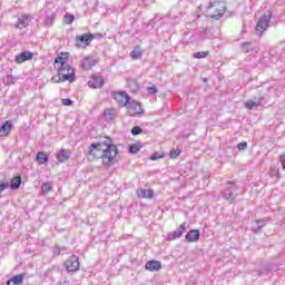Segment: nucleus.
Wrapping results in <instances>:
<instances>
[{
	"label": "nucleus",
	"instance_id": "obj_1",
	"mask_svg": "<svg viewBox=\"0 0 285 285\" xmlns=\"http://www.w3.org/2000/svg\"><path fill=\"white\" fill-rule=\"evenodd\" d=\"M118 154L117 146L112 145L110 138H107L105 142L91 144L88 151V159L92 161L97 157H102V164L110 168V166L117 164Z\"/></svg>",
	"mask_w": 285,
	"mask_h": 285
},
{
	"label": "nucleus",
	"instance_id": "obj_2",
	"mask_svg": "<svg viewBox=\"0 0 285 285\" xmlns=\"http://www.w3.org/2000/svg\"><path fill=\"white\" fill-rule=\"evenodd\" d=\"M68 53L61 52L55 59V68L60 72V77H62V81H69L70 83L75 82V70L70 65H68Z\"/></svg>",
	"mask_w": 285,
	"mask_h": 285
},
{
	"label": "nucleus",
	"instance_id": "obj_3",
	"mask_svg": "<svg viewBox=\"0 0 285 285\" xmlns=\"http://www.w3.org/2000/svg\"><path fill=\"white\" fill-rule=\"evenodd\" d=\"M207 12L210 19L219 21V19L226 14V3L219 1L209 2L207 6Z\"/></svg>",
	"mask_w": 285,
	"mask_h": 285
},
{
	"label": "nucleus",
	"instance_id": "obj_4",
	"mask_svg": "<svg viewBox=\"0 0 285 285\" xmlns=\"http://www.w3.org/2000/svg\"><path fill=\"white\" fill-rule=\"evenodd\" d=\"M273 17V12L266 11L258 20L256 24V31L259 35H264L266 30H268V23H271V19Z\"/></svg>",
	"mask_w": 285,
	"mask_h": 285
},
{
	"label": "nucleus",
	"instance_id": "obj_5",
	"mask_svg": "<svg viewBox=\"0 0 285 285\" xmlns=\"http://www.w3.org/2000/svg\"><path fill=\"white\" fill-rule=\"evenodd\" d=\"M126 107L129 117H137V115H144V108L141 107V102L129 100Z\"/></svg>",
	"mask_w": 285,
	"mask_h": 285
},
{
	"label": "nucleus",
	"instance_id": "obj_6",
	"mask_svg": "<svg viewBox=\"0 0 285 285\" xmlns=\"http://www.w3.org/2000/svg\"><path fill=\"white\" fill-rule=\"evenodd\" d=\"M239 195V187L235 183H227V187L222 191L224 199H235Z\"/></svg>",
	"mask_w": 285,
	"mask_h": 285
},
{
	"label": "nucleus",
	"instance_id": "obj_7",
	"mask_svg": "<svg viewBox=\"0 0 285 285\" xmlns=\"http://www.w3.org/2000/svg\"><path fill=\"white\" fill-rule=\"evenodd\" d=\"M65 267L68 271V273H77L79 271L80 264H79V256H70L66 262H65Z\"/></svg>",
	"mask_w": 285,
	"mask_h": 285
},
{
	"label": "nucleus",
	"instance_id": "obj_8",
	"mask_svg": "<svg viewBox=\"0 0 285 285\" xmlns=\"http://www.w3.org/2000/svg\"><path fill=\"white\" fill-rule=\"evenodd\" d=\"M95 37L92 33H83L81 36L76 37V47L77 48H86V46H90V41H92Z\"/></svg>",
	"mask_w": 285,
	"mask_h": 285
},
{
	"label": "nucleus",
	"instance_id": "obj_9",
	"mask_svg": "<svg viewBox=\"0 0 285 285\" xmlns=\"http://www.w3.org/2000/svg\"><path fill=\"white\" fill-rule=\"evenodd\" d=\"M114 99L119 104V106L126 108L130 101V96H128L126 91H119L114 94Z\"/></svg>",
	"mask_w": 285,
	"mask_h": 285
},
{
	"label": "nucleus",
	"instance_id": "obj_10",
	"mask_svg": "<svg viewBox=\"0 0 285 285\" xmlns=\"http://www.w3.org/2000/svg\"><path fill=\"white\" fill-rule=\"evenodd\" d=\"M186 233V223H183L176 230L169 233L167 235V238L169 242H173L175 239H179Z\"/></svg>",
	"mask_w": 285,
	"mask_h": 285
},
{
	"label": "nucleus",
	"instance_id": "obj_11",
	"mask_svg": "<svg viewBox=\"0 0 285 285\" xmlns=\"http://www.w3.org/2000/svg\"><path fill=\"white\" fill-rule=\"evenodd\" d=\"M104 76H92L88 81L89 88H104Z\"/></svg>",
	"mask_w": 285,
	"mask_h": 285
},
{
	"label": "nucleus",
	"instance_id": "obj_12",
	"mask_svg": "<svg viewBox=\"0 0 285 285\" xmlns=\"http://www.w3.org/2000/svg\"><path fill=\"white\" fill-rule=\"evenodd\" d=\"M199 229H191L189 230L186 236H185V239L189 243V244H193L195 242H199Z\"/></svg>",
	"mask_w": 285,
	"mask_h": 285
},
{
	"label": "nucleus",
	"instance_id": "obj_13",
	"mask_svg": "<svg viewBox=\"0 0 285 285\" xmlns=\"http://www.w3.org/2000/svg\"><path fill=\"white\" fill-rule=\"evenodd\" d=\"M35 55L30 51H23L20 55L16 56V63H23V61H30Z\"/></svg>",
	"mask_w": 285,
	"mask_h": 285
},
{
	"label": "nucleus",
	"instance_id": "obj_14",
	"mask_svg": "<svg viewBox=\"0 0 285 285\" xmlns=\"http://www.w3.org/2000/svg\"><path fill=\"white\" fill-rule=\"evenodd\" d=\"M137 195L138 197H141V199H153V197H155L153 189H137Z\"/></svg>",
	"mask_w": 285,
	"mask_h": 285
},
{
	"label": "nucleus",
	"instance_id": "obj_15",
	"mask_svg": "<svg viewBox=\"0 0 285 285\" xmlns=\"http://www.w3.org/2000/svg\"><path fill=\"white\" fill-rule=\"evenodd\" d=\"M145 268L151 273L155 271H161V262L159 261H149L146 263Z\"/></svg>",
	"mask_w": 285,
	"mask_h": 285
},
{
	"label": "nucleus",
	"instance_id": "obj_16",
	"mask_svg": "<svg viewBox=\"0 0 285 285\" xmlns=\"http://www.w3.org/2000/svg\"><path fill=\"white\" fill-rule=\"evenodd\" d=\"M28 26H30V17L20 16L18 18V23L16 24V28H19L20 30H23V28H28Z\"/></svg>",
	"mask_w": 285,
	"mask_h": 285
},
{
	"label": "nucleus",
	"instance_id": "obj_17",
	"mask_svg": "<svg viewBox=\"0 0 285 285\" xmlns=\"http://www.w3.org/2000/svg\"><path fill=\"white\" fill-rule=\"evenodd\" d=\"M262 101H264V97L258 98L257 101L247 100L245 102V108H247V110H253V108H258V106H262Z\"/></svg>",
	"mask_w": 285,
	"mask_h": 285
},
{
	"label": "nucleus",
	"instance_id": "obj_18",
	"mask_svg": "<svg viewBox=\"0 0 285 285\" xmlns=\"http://www.w3.org/2000/svg\"><path fill=\"white\" fill-rule=\"evenodd\" d=\"M97 65V61L92 58H85L81 62L82 70H90L94 66Z\"/></svg>",
	"mask_w": 285,
	"mask_h": 285
},
{
	"label": "nucleus",
	"instance_id": "obj_19",
	"mask_svg": "<svg viewBox=\"0 0 285 285\" xmlns=\"http://www.w3.org/2000/svg\"><path fill=\"white\" fill-rule=\"evenodd\" d=\"M57 159L60 164L68 161V159H70V150L61 149L57 155Z\"/></svg>",
	"mask_w": 285,
	"mask_h": 285
},
{
	"label": "nucleus",
	"instance_id": "obj_20",
	"mask_svg": "<svg viewBox=\"0 0 285 285\" xmlns=\"http://www.w3.org/2000/svg\"><path fill=\"white\" fill-rule=\"evenodd\" d=\"M23 284V274L16 275L7 281V285H21Z\"/></svg>",
	"mask_w": 285,
	"mask_h": 285
},
{
	"label": "nucleus",
	"instance_id": "obj_21",
	"mask_svg": "<svg viewBox=\"0 0 285 285\" xmlns=\"http://www.w3.org/2000/svg\"><path fill=\"white\" fill-rule=\"evenodd\" d=\"M10 130H12V124H10V121H6L0 127V135L7 137V135H10Z\"/></svg>",
	"mask_w": 285,
	"mask_h": 285
},
{
	"label": "nucleus",
	"instance_id": "obj_22",
	"mask_svg": "<svg viewBox=\"0 0 285 285\" xmlns=\"http://www.w3.org/2000/svg\"><path fill=\"white\" fill-rule=\"evenodd\" d=\"M20 186H21V176L13 177L10 184L11 190H19Z\"/></svg>",
	"mask_w": 285,
	"mask_h": 285
},
{
	"label": "nucleus",
	"instance_id": "obj_23",
	"mask_svg": "<svg viewBox=\"0 0 285 285\" xmlns=\"http://www.w3.org/2000/svg\"><path fill=\"white\" fill-rule=\"evenodd\" d=\"M36 159H37L38 164H40V165L47 164L48 154H46L45 151H39L36 156Z\"/></svg>",
	"mask_w": 285,
	"mask_h": 285
},
{
	"label": "nucleus",
	"instance_id": "obj_24",
	"mask_svg": "<svg viewBox=\"0 0 285 285\" xmlns=\"http://www.w3.org/2000/svg\"><path fill=\"white\" fill-rule=\"evenodd\" d=\"M141 55H144V51H141V49H139V47H136L131 52H130V57L131 59H140Z\"/></svg>",
	"mask_w": 285,
	"mask_h": 285
},
{
	"label": "nucleus",
	"instance_id": "obj_25",
	"mask_svg": "<svg viewBox=\"0 0 285 285\" xmlns=\"http://www.w3.org/2000/svg\"><path fill=\"white\" fill-rule=\"evenodd\" d=\"M104 117L107 121H110L112 117H115V109H110V108L105 109Z\"/></svg>",
	"mask_w": 285,
	"mask_h": 285
},
{
	"label": "nucleus",
	"instance_id": "obj_26",
	"mask_svg": "<svg viewBox=\"0 0 285 285\" xmlns=\"http://www.w3.org/2000/svg\"><path fill=\"white\" fill-rule=\"evenodd\" d=\"M208 51H198L193 53L194 59H206L208 57Z\"/></svg>",
	"mask_w": 285,
	"mask_h": 285
},
{
	"label": "nucleus",
	"instance_id": "obj_27",
	"mask_svg": "<svg viewBox=\"0 0 285 285\" xmlns=\"http://www.w3.org/2000/svg\"><path fill=\"white\" fill-rule=\"evenodd\" d=\"M138 150H141V146H139V144H132L129 146V153L131 155H137Z\"/></svg>",
	"mask_w": 285,
	"mask_h": 285
},
{
	"label": "nucleus",
	"instance_id": "obj_28",
	"mask_svg": "<svg viewBox=\"0 0 285 285\" xmlns=\"http://www.w3.org/2000/svg\"><path fill=\"white\" fill-rule=\"evenodd\" d=\"M259 277H267V275H271V268L268 267H263L258 272Z\"/></svg>",
	"mask_w": 285,
	"mask_h": 285
},
{
	"label": "nucleus",
	"instance_id": "obj_29",
	"mask_svg": "<svg viewBox=\"0 0 285 285\" xmlns=\"http://www.w3.org/2000/svg\"><path fill=\"white\" fill-rule=\"evenodd\" d=\"M242 50L243 52L248 53L250 52V50H253V46L250 45V42H244L242 45Z\"/></svg>",
	"mask_w": 285,
	"mask_h": 285
},
{
	"label": "nucleus",
	"instance_id": "obj_30",
	"mask_svg": "<svg viewBox=\"0 0 285 285\" xmlns=\"http://www.w3.org/2000/svg\"><path fill=\"white\" fill-rule=\"evenodd\" d=\"M179 155H181V150H179V149H171L169 153L170 159H177V157H179Z\"/></svg>",
	"mask_w": 285,
	"mask_h": 285
},
{
	"label": "nucleus",
	"instance_id": "obj_31",
	"mask_svg": "<svg viewBox=\"0 0 285 285\" xmlns=\"http://www.w3.org/2000/svg\"><path fill=\"white\" fill-rule=\"evenodd\" d=\"M51 190H52V186L50 185V183H45L41 187L42 193H50Z\"/></svg>",
	"mask_w": 285,
	"mask_h": 285
},
{
	"label": "nucleus",
	"instance_id": "obj_32",
	"mask_svg": "<svg viewBox=\"0 0 285 285\" xmlns=\"http://www.w3.org/2000/svg\"><path fill=\"white\" fill-rule=\"evenodd\" d=\"M141 132H144V130H142L141 127H139V126H135V127L131 129V135H134V136L141 135Z\"/></svg>",
	"mask_w": 285,
	"mask_h": 285
},
{
	"label": "nucleus",
	"instance_id": "obj_33",
	"mask_svg": "<svg viewBox=\"0 0 285 285\" xmlns=\"http://www.w3.org/2000/svg\"><path fill=\"white\" fill-rule=\"evenodd\" d=\"M55 23V16H48L45 20V26H52Z\"/></svg>",
	"mask_w": 285,
	"mask_h": 285
},
{
	"label": "nucleus",
	"instance_id": "obj_34",
	"mask_svg": "<svg viewBox=\"0 0 285 285\" xmlns=\"http://www.w3.org/2000/svg\"><path fill=\"white\" fill-rule=\"evenodd\" d=\"M51 80L53 81V83H59L60 81H66V80H63V77H61L59 71H58V76H53L51 78Z\"/></svg>",
	"mask_w": 285,
	"mask_h": 285
},
{
	"label": "nucleus",
	"instance_id": "obj_35",
	"mask_svg": "<svg viewBox=\"0 0 285 285\" xmlns=\"http://www.w3.org/2000/svg\"><path fill=\"white\" fill-rule=\"evenodd\" d=\"M72 21H75V16H72V14L65 16V23L70 24V23H72Z\"/></svg>",
	"mask_w": 285,
	"mask_h": 285
},
{
	"label": "nucleus",
	"instance_id": "obj_36",
	"mask_svg": "<svg viewBox=\"0 0 285 285\" xmlns=\"http://www.w3.org/2000/svg\"><path fill=\"white\" fill-rule=\"evenodd\" d=\"M10 188V183L8 181H2L0 183V193H3V190Z\"/></svg>",
	"mask_w": 285,
	"mask_h": 285
},
{
	"label": "nucleus",
	"instance_id": "obj_37",
	"mask_svg": "<svg viewBox=\"0 0 285 285\" xmlns=\"http://www.w3.org/2000/svg\"><path fill=\"white\" fill-rule=\"evenodd\" d=\"M62 106H72L75 101H72L70 98H63L61 100Z\"/></svg>",
	"mask_w": 285,
	"mask_h": 285
},
{
	"label": "nucleus",
	"instance_id": "obj_38",
	"mask_svg": "<svg viewBox=\"0 0 285 285\" xmlns=\"http://www.w3.org/2000/svg\"><path fill=\"white\" fill-rule=\"evenodd\" d=\"M164 155H160L159 153H155L154 155L150 156L151 161H157V159H163Z\"/></svg>",
	"mask_w": 285,
	"mask_h": 285
},
{
	"label": "nucleus",
	"instance_id": "obj_39",
	"mask_svg": "<svg viewBox=\"0 0 285 285\" xmlns=\"http://www.w3.org/2000/svg\"><path fill=\"white\" fill-rule=\"evenodd\" d=\"M238 150H246L248 148V144L246 141H242L237 145Z\"/></svg>",
	"mask_w": 285,
	"mask_h": 285
},
{
	"label": "nucleus",
	"instance_id": "obj_40",
	"mask_svg": "<svg viewBox=\"0 0 285 285\" xmlns=\"http://www.w3.org/2000/svg\"><path fill=\"white\" fill-rule=\"evenodd\" d=\"M57 250H58V255H60L62 253H66V250H68V247H66V246H61V247L57 246Z\"/></svg>",
	"mask_w": 285,
	"mask_h": 285
},
{
	"label": "nucleus",
	"instance_id": "obj_41",
	"mask_svg": "<svg viewBox=\"0 0 285 285\" xmlns=\"http://www.w3.org/2000/svg\"><path fill=\"white\" fill-rule=\"evenodd\" d=\"M149 95H157V87H149L147 88Z\"/></svg>",
	"mask_w": 285,
	"mask_h": 285
},
{
	"label": "nucleus",
	"instance_id": "obj_42",
	"mask_svg": "<svg viewBox=\"0 0 285 285\" xmlns=\"http://www.w3.org/2000/svg\"><path fill=\"white\" fill-rule=\"evenodd\" d=\"M279 160H281L283 170H285V154L281 155Z\"/></svg>",
	"mask_w": 285,
	"mask_h": 285
},
{
	"label": "nucleus",
	"instance_id": "obj_43",
	"mask_svg": "<svg viewBox=\"0 0 285 285\" xmlns=\"http://www.w3.org/2000/svg\"><path fill=\"white\" fill-rule=\"evenodd\" d=\"M7 83H14V77L12 76H7Z\"/></svg>",
	"mask_w": 285,
	"mask_h": 285
},
{
	"label": "nucleus",
	"instance_id": "obj_44",
	"mask_svg": "<svg viewBox=\"0 0 285 285\" xmlns=\"http://www.w3.org/2000/svg\"><path fill=\"white\" fill-rule=\"evenodd\" d=\"M131 83L135 86V90H138V89H139V86L137 85L136 81H131Z\"/></svg>",
	"mask_w": 285,
	"mask_h": 285
},
{
	"label": "nucleus",
	"instance_id": "obj_45",
	"mask_svg": "<svg viewBox=\"0 0 285 285\" xmlns=\"http://www.w3.org/2000/svg\"><path fill=\"white\" fill-rule=\"evenodd\" d=\"M256 224H257V226H258L259 228H262V224H263L262 220H256Z\"/></svg>",
	"mask_w": 285,
	"mask_h": 285
},
{
	"label": "nucleus",
	"instance_id": "obj_46",
	"mask_svg": "<svg viewBox=\"0 0 285 285\" xmlns=\"http://www.w3.org/2000/svg\"><path fill=\"white\" fill-rule=\"evenodd\" d=\"M53 254H55V255H59V249H57V246H56V248L53 249Z\"/></svg>",
	"mask_w": 285,
	"mask_h": 285
}]
</instances>
